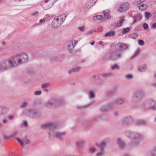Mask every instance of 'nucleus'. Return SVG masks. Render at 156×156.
<instances>
[{"instance_id":"obj_20","label":"nucleus","mask_w":156,"mask_h":156,"mask_svg":"<svg viewBox=\"0 0 156 156\" xmlns=\"http://www.w3.org/2000/svg\"><path fill=\"white\" fill-rule=\"evenodd\" d=\"M81 69V67L80 66H77L73 68L72 69L68 71L69 73L71 74L73 73H77L79 72Z\"/></svg>"},{"instance_id":"obj_60","label":"nucleus","mask_w":156,"mask_h":156,"mask_svg":"<svg viewBox=\"0 0 156 156\" xmlns=\"http://www.w3.org/2000/svg\"><path fill=\"white\" fill-rule=\"evenodd\" d=\"M50 17V16L48 14H46L44 16V18L46 20L48 18Z\"/></svg>"},{"instance_id":"obj_17","label":"nucleus","mask_w":156,"mask_h":156,"mask_svg":"<svg viewBox=\"0 0 156 156\" xmlns=\"http://www.w3.org/2000/svg\"><path fill=\"white\" fill-rule=\"evenodd\" d=\"M66 134V133L65 132H57L54 133L53 136L57 138H61L62 136H65Z\"/></svg>"},{"instance_id":"obj_41","label":"nucleus","mask_w":156,"mask_h":156,"mask_svg":"<svg viewBox=\"0 0 156 156\" xmlns=\"http://www.w3.org/2000/svg\"><path fill=\"white\" fill-rule=\"evenodd\" d=\"M46 104L47 106H53L52 99L47 101Z\"/></svg>"},{"instance_id":"obj_32","label":"nucleus","mask_w":156,"mask_h":156,"mask_svg":"<svg viewBox=\"0 0 156 156\" xmlns=\"http://www.w3.org/2000/svg\"><path fill=\"white\" fill-rule=\"evenodd\" d=\"M130 30L129 27H127V28H124L122 31V33L123 34H126L129 32Z\"/></svg>"},{"instance_id":"obj_46","label":"nucleus","mask_w":156,"mask_h":156,"mask_svg":"<svg viewBox=\"0 0 156 156\" xmlns=\"http://www.w3.org/2000/svg\"><path fill=\"white\" fill-rule=\"evenodd\" d=\"M96 151V149L95 148L92 147L90 148V152L91 153H93L95 151Z\"/></svg>"},{"instance_id":"obj_36","label":"nucleus","mask_w":156,"mask_h":156,"mask_svg":"<svg viewBox=\"0 0 156 156\" xmlns=\"http://www.w3.org/2000/svg\"><path fill=\"white\" fill-rule=\"evenodd\" d=\"M104 149H100V151L97 153L96 154V156H101L104 154Z\"/></svg>"},{"instance_id":"obj_21","label":"nucleus","mask_w":156,"mask_h":156,"mask_svg":"<svg viewBox=\"0 0 156 156\" xmlns=\"http://www.w3.org/2000/svg\"><path fill=\"white\" fill-rule=\"evenodd\" d=\"M115 32L114 30H111L105 34V37H112L115 35Z\"/></svg>"},{"instance_id":"obj_51","label":"nucleus","mask_w":156,"mask_h":156,"mask_svg":"<svg viewBox=\"0 0 156 156\" xmlns=\"http://www.w3.org/2000/svg\"><path fill=\"white\" fill-rule=\"evenodd\" d=\"M16 139L17 140V141L20 144L21 146H23V143L22 141H21L20 140V139L17 138H16Z\"/></svg>"},{"instance_id":"obj_2","label":"nucleus","mask_w":156,"mask_h":156,"mask_svg":"<svg viewBox=\"0 0 156 156\" xmlns=\"http://www.w3.org/2000/svg\"><path fill=\"white\" fill-rule=\"evenodd\" d=\"M66 16V14H63L55 17L51 23L52 27L54 28L59 27L65 20Z\"/></svg>"},{"instance_id":"obj_15","label":"nucleus","mask_w":156,"mask_h":156,"mask_svg":"<svg viewBox=\"0 0 156 156\" xmlns=\"http://www.w3.org/2000/svg\"><path fill=\"white\" fill-rule=\"evenodd\" d=\"M125 100L124 98H119L116 99L114 101V103L116 105H122L124 104Z\"/></svg>"},{"instance_id":"obj_31","label":"nucleus","mask_w":156,"mask_h":156,"mask_svg":"<svg viewBox=\"0 0 156 156\" xmlns=\"http://www.w3.org/2000/svg\"><path fill=\"white\" fill-rule=\"evenodd\" d=\"M138 34L136 33H133L130 34L129 36L133 38V39H135L138 36Z\"/></svg>"},{"instance_id":"obj_38","label":"nucleus","mask_w":156,"mask_h":156,"mask_svg":"<svg viewBox=\"0 0 156 156\" xmlns=\"http://www.w3.org/2000/svg\"><path fill=\"white\" fill-rule=\"evenodd\" d=\"M90 97L91 98H94L95 97V94L94 91H90L89 92Z\"/></svg>"},{"instance_id":"obj_14","label":"nucleus","mask_w":156,"mask_h":156,"mask_svg":"<svg viewBox=\"0 0 156 156\" xmlns=\"http://www.w3.org/2000/svg\"><path fill=\"white\" fill-rule=\"evenodd\" d=\"M77 41L74 40L71 41L67 46V48L69 50H72L74 48L76 44Z\"/></svg>"},{"instance_id":"obj_43","label":"nucleus","mask_w":156,"mask_h":156,"mask_svg":"<svg viewBox=\"0 0 156 156\" xmlns=\"http://www.w3.org/2000/svg\"><path fill=\"white\" fill-rule=\"evenodd\" d=\"M78 29L81 31H83L85 30V28L83 26L78 27Z\"/></svg>"},{"instance_id":"obj_19","label":"nucleus","mask_w":156,"mask_h":156,"mask_svg":"<svg viewBox=\"0 0 156 156\" xmlns=\"http://www.w3.org/2000/svg\"><path fill=\"white\" fill-rule=\"evenodd\" d=\"M53 105L56 106L62 105V103L60 100H58L56 99H52Z\"/></svg>"},{"instance_id":"obj_25","label":"nucleus","mask_w":156,"mask_h":156,"mask_svg":"<svg viewBox=\"0 0 156 156\" xmlns=\"http://www.w3.org/2000/svg\"><path fill=\"white\" fill-rule=\"evenodd\" d=\"M112 73L111 72L105 73L101 74V76L103 77H108L112 75Z\"/></svg>"},{"instance_id":"obj_29","label":"nucleus","mask_w":156,"mask_h":156,"mask_svg":"<svg viewBox=\"0 0 156 156\" xmlns=\"http://www.w3.org/2000/svg\"><path fill=\"white\" fill-rule=\"evenodd\" d=\"M124 21V17H123L121 19L118 21L116 24V26L117 27L120 26L123 23V22Z\"/></svg>"},{"instance_id":"obj_57","label":"nucleus","mask_w":156,"mask_h":156,"mask_svg":"<svg viewBox=\"0 0 156 156\" xmlns=\"http://www.w3.org/2000/svg\"><path fill=\"white\" fill-rule=\"evenodd\" d=\"M143 27L144 29H147L148 27V26L146 23H144L143 24Z\"/></svg>"},{"instance_id":"obj_45","label":"nucleus","mask_w":156,"mask_h":156,"mask_svg":"<svg viewBox=\"0 0 156 156\" xmlns=\"http://www.w3.org/2000/svg\"><path fill=\"white\" fill-rule=\"evenodd\" d=\"M6 109V108L5 107H1V112H2L3 113V114L5 113L6 112L5 111Z\"/></svg>"},{"instance_id":"obj_42","label":"nucleus","mask_w":156,"mask_h":156,"mask_svg":"<svg viewBox=\"0 0 156 156\" xmlns=\"http://www.w3.org/2000/svg\"><path fill=\"white\" fill-rule=\"evenodd\" d=\"M22 142L23 143H24L26 144H28L30 143V141L27 139L26 137L25 138V139H24L23 140Z\"/></svg>"},{"instance_id":"obj_64","label":"nucleus","mask_w":156,"mask_h":156,"mask_svg":"<svg viewBox=\"0 0 156 156\" xmlns=\"http://www.w3.org/2000/svg\"><path fill=\"white\" fill-rule=\"evenodd\" d=\"M152 27L154 28H156V22L154 23L153 25H152Z\"/></svg>"},{"instance_id":"obj_56","label":"nucleus","mask_w":156,"mask_h":156,"mask_svg":"<svg viewBox=\"0 0 156 156\" xmlns=\"http://www.w3.org/2000/svg\"><path fill=\"white\" fill-rule=\"evenodd\" d=\"M23 125L25 127H27L28 126L27 123V121H23Z\"/></svg>"},{"instance_id":"obj_7","label":"nucleus","mask_w":156,"mask_h":156,"mask_svg":"<svg viewBox=\"0 0 156 156\" xmlns=\"http://www.w3.org/2000/svg\"><path fill=\"white\" fill-rule=\"evenodd\" d=\"M26 114L28 116L30 117H35L37 118L41 116V113L34 109H28Z\"/></svg>"},{"instance_id":"obj_37","label":"nucleus","mask_w":156,"mask_h":156,"mask_svg":"<svg viewBox=\"0 0 156 156\" xmlns=\"http://www.w3.org/2000/svg\"><path fill=\"white\" fill-rule=\"evenodd\" d=\"M27 105V102H24L22 103L20 105L21 108H23L26 107Z\"/></svg>"},{"instance_id":"obj_53","label":"nucleus","mask_w":156,"mask_h":156,"mask_svg":"<svg viewBox=\"0 0 156 156\" xmlns=\"http://www.w3.org/2000/svg\"><path fill=\"white\" fill-rule=\"evenodd\" d=\"M38 13H39V12L38 11H36V12H32L31 14V15L32 16H35L36 15H37L38 14Z\"/></svg>"},{"instance_id":"obj_40","label":"nucleus","mask_w":156,"mask_h":156,"mask_svg":"<svg viewBox=\"0 0 156 156\" xmlns=\"http://www.w3.org/2000/svg\"><path fill=\"white\" fill-rule=\"evenodd\" d=\"M151 16V13L149 12H146L145 14V17L147 20H148L150 17Z\"/></svg>"},{"instance_id":"obj_59","label":"nucleus","mask_w":156,"mask_h":156,"mask_svg":"<svg viewBox=\"0 0 156 156\" xmlns=\"http://www.w3.org/2000/svg\"><path fill=\"white\" fill-rule=\"evenodd\" d=\"M8 121V120L7 119H4L2 120V122L3 124L6 123Z\"/></svg>"},{"instance_id":"obj_16","label":"nucleus","mask_w":156,"mask_h":156,"mask_svg":"<svg viewBox=\"0 0 156 156\" xmlns=\"http://www.w3.org/2000/svg\"><path fill=\"white\" fill-rule=\"evenodd\" d=\"M118 47V49L119 50H122L127 49L128 48V45L123 43H119L117 44V46Z\"/></svg>"},{"instance_id":"obj_62","label":"nucleus","mask_w":156,"mask_h":156,"mask_svg":"<svg viewBox=\"0 0 156 156\" xmlns=\"http://www.w3.org/2000/svg\"><path fill=\"white\" fill-rule=\"evenodd\" d=\"M90 44L92 45H94L95 44V41H91L90 42Z\"/></svg>"},{"instance_id":"obj_61","label":"nucleus","mask_w":156,"mask_h":156,"mask_svg":"<svg viewBox=\"0 0 156 156\" xmlns=\"http://www.w3.org/2000/svg\"><path fill=\"white\" fill-rule=\"evenodd\" d=\"M94 32V30L90 31H88V32H87L86 33V34L88 35V34H91V33H92L93 32Z\"/></svg>"},{"instance_id":"obj_34","label":"nucleus","mask_w":156,"mask_h":156,"mask_svg":"<svg viewBox=\"0 0 156 156\" xmlns=\"http://www.w3.org/2000/svg\"><path fill=\"white\" fill-rule=\"evenodd\" d=\"M50 85V83H44L41 85V87L42 88H46L49 87Z\"/></svg>"},{"instance_id":"obj_58","label":"nucleus","mask_w":156,"mask_h":156,"mask_svg":"<svg viewBox=\"0 0 156 156\" xmlns=\"http://www.w3.org/2000/svg\"><path fill=\"white\" fill-rule=\"evenodd\" d=\"M146 66H145V67H139V70L141 72H143V70L146 69Z\"/></svg>"},{"instance_id":"obj_54","label":"nucleus","mask_w":156,"mask_h":156,"mask_svg":"<svg viewBox=\"0 0 156 156\" xmlns=\"http://www.w3.org/2000/svg\"><path fill=\"white\" fill-rule=\"evenodd\" d=\"M119 112L118 111L115 112L113 113V115L114 116H117L119 115Z\"/></svg>"},{"instance_id":"obj_49","label":"nucleus","mask_w":156,"mask_h":156,"mask_svg":"<svg viewBox=\"0 0 156 156\" xmlns=\"http://www.w3.org/2000/svg\"><path fill=\"white\" fill-rule=\"evenodd\" d=\"M18 133V132L15 131L10 136V137L15 136L17 135Z\"/></svg>"},{"instance_id":"obj_63","label":"nucleus","mask_w":156,"mask_h":156,"mask_svg":"<svg viewBox=\"0 0 156 156\" xmlns=\"http://www.w3.org/2000/svg\"><path fill=\"white\" fill-rule=\"evenodd\" d=\"M45 20V19L44 18L43 19H41L40 20V22L41 23L43 22Z\"/></svg>"},{"instance_id":"obj_44","label":"nucleus","mask_w":156,"mask_h":156,"mask_svg":"<svg viewBox=\"0 0 156 156\" xmlns=\"http://www.w3.org/2000/svg\"><path fill=\"white\" fill-rule=\"evenodd\" d=\"M139 52V51L138 50H136L135 51V52L134 53V54L132 56V58L133 59V58L136 55H137L138 54Z\"/></svg>"},{"instance_id":"obj_30","label":"nucleus","mask_w":156,"mask_h":156,"mask_svg":"<svg viewBox=\"0 0 156 156\" xmlns=\"http://www.w3.org/2000/svg\"><path fill=\"white\" fill-rule=\"evenodd\" d=\"M120 68V66L117 64H114L111 67V69L113 70H114L115 69H119Z\"/></svg>"},{"instance_id":"obj_5","label":"nucleus","mask_w":156,"mask_h":156,"mask_svg":"<svg viewBox=\"0 0 156 156\" xmlns=\"http://www.w3.org/2000/svg\"><path fill=\"white\" fill-rule=\"evenodd\" d=\"M122 54L120 50L118 49L113 51L109 54V58L112 60H116L121 58Z\"/></svg>"},{"instance_id":"obj_27","label":"nucleus","mask_w":156,"mask_h":156,"mask_svg":"<svg viewBox=\"0 0 156 156\" xmlns=\"http://www.w3.org/2000/svg\"><path fill=\"white\" fill-rule=\"evenodd\" d=\"M94 102H92L90 103L89 104H88L87 105H83L80 107H77V108L79 109H83V108H87L89 107L90 105H91Z\"/></svg>"},{"instance_id":"obj_18","label":"nucleus","mask_w":156,"mask_h":156,"mask_svg":"<svg viewBox=\"0 0 156 156\" xmlns=\"http://www.w3.org/2000/svg\"><path fill=\"white\" fill-rule=\"evenodd\" d=\"M148 104L153 110H156V105L154 101L152 100H150L148 101Z\"/></svg>"},{"instance_id":"obj_10","label":"nucleus","mask_w":156,"mask_h":156,"mask_svg":"<svg viewBox=\"0 0 156 156\" xmlns=\"http://www.w3.org/2000/svg\"><path fill=\"white\" fill-rule=\"evenodd\" d=\"M129 4L128 3H123L120 5L119 8L118 9V11L120 12H125L129 8Z\"/></svg>"},{"instance_id":"obj_55","label":"nucleus","mask_w":156,"mask_h":156,"mask_svg":"<svg viewBox=\"0 0 156 156\" xmlns=\"http://www.w3.org/2000/svg\"><path fill=\"white\" fill-rule=\"evenodd\" d=\"M113 93H114V92H113V90H109L108 92V95L110 96H111L113 94Z\"/></svg>"},{"instance_id":"obj_13","label":"nucleus","mask_w":156,"mask_h":156,"mask_svg":"<svg viewBox=\"0 0 156 156\" xmlns=\"http://www.w3.org/2000/svg\"><path fill=\"white\" fill-rule=\"evenodd\" d=\"M117 143L119 147L121 149H123L126 147L125 142L120 138L117 139Z\"/></svg>"},{"instance_id":"obj_48","label":"nucleus","mask_w":156,"mask_h":156,"mask_svg":"<svg viewBox=\"0 0 156 156\" xmlns=\"http://www.w3.org/2000/svg\"><path fill=\"white\" fill-rule=\"evenodd\" d=\"M58 60V58L57 57H53L51 58V62H53L55 61H56Z\"/></svg>"},{"instance_id":"obj_12","label":"nucleus","mask_w":156,"mask_h":156,"mask_svg":"<svg viewBox=\"0 0 156 156\" xmlns=\"http://www.w3.org/2000/svg\"><path fill=\"white\" fill-rule=\"evenodd\" d=\"M132 121V119L129 117H125L122 119L121 123L123 125H129Z\"/></svg>"},{"instance_id":"obj_3","label":"nucleus","mask_w":156,"mask_h":156,"mask_svg":"<svg viewBox=\"0 0 156 156\" xmlns=\"http://www.w3.org/2000/svg\"><path fill=\"white\" fill-rule=\"evenodd\" d=\"M144 92L142 90H138L135 92L132 98V101L134 102H136L142 100L145 97Z\"/></svg>"},{"instance_id":"obj_4","label":"nucleus","mask_w":156,"mask_h":156,"mask_svg":"<svg viewBox=\"0 0 156 156\" xmlns=\"http://www.w3.org/2000/svg\"><path fill=\"white\" fill-rule=\"evenodd\" d=\"M129 135L128 134V136H129L132 139L135 141L133 144L135 145H138L140 141L139 140H140L142 137V136L140 133L137 132H133L129 133Z\"/></svg>"},{"instance_id":"obj_35","label":"nucleus","mask_w":156,"mask_h":156,"mask_svg":"<svg viewBox=\"0 0 156 156\" xmlns=\"http://www.w3.org/2000/svg\"><path fill=\"white\" fill-rule=\"evenodd\" d=\"M110 106L108 105V106H103L101 108V110L103 112H106L108 110V107H110Z\"/></svg>"},{"instance_id":"obj_11","label":"nucleus","mask_w":156,"mask_h":156,"mask_svg":"<svg viewBox=\"0 0 156 156\" xmlns=\"http://www.w3.org/2000/svg\"><path fill=\"white\" fill-rule=\"evenodd\" d=\"M56 126L55 124L53 122L48 123L47 124L41 125L40 128L42 129L46 128L52 129L55 128Z\"/></svg>"},{"instance_id":"obj_8","label":"nucleus","mask_w":156,"mask_h":156,"mask_svg":"<svg viewBox=\"0 0 156 156\" xmlns=\"http://www.w3.org/2000/svg\"><path fill=\"white\" fill-rule=\"evenodd\" d=\"M9 59L7 61L2 62L0 63V71H5L9 68H12L14 67H11L9 62Z\"/></svg>"},{"instance_id":"obj_28","label":"nucleus","mask_w":156,"mask_h":156,"mask_svg":"<svg viewBox=\"0 0 156 156\" xmlns=\"http://www.w3.org/2000/svg\"><path fill=\"white\" fill-rule=\"evenodd\" d=\"M147 5L146 4H142L139 7V9L140 10L144 11L147 9Z\"/></svg>"},{"instance_id":"obj_39","label":"nucleus","mask_w":156,"mask_h":156,"mask_svg":"<svg viewBox=\"0 0 156 156\" xmlns=\"http://www.w3.org/2000/svg\"><path fill=\"white\" fill-rule=\"evenodd\" d=\"M126 78L128 80H130L133 78V76L131 74H127L126 76Z\"/></svg>"},{"instance_id":"obj_22","label":"nucleus","mask_w":156,"mask_h":156,"mask_svg":"<svg viewBox=\"0 0 156 156\" xmlns=\"http://www.w3.org/2000/svg\"><path fill=\"white\" fill-rule=\"evenodd\" d=\"M103 12L105 18H107L108 19H109L111 18V16L109 15L110 12V11L109 10H105L103 11Z\"/></svg>"},{"instance_id":"obj_50","label":"nucleus","mask_w":156,"mask_h":156,"mask_svg":"<svg viewBox=\"0 0 156 156\" xmlns=\"http://www.w3.org/2000/svg\"><path fill=\"white\" fill-rule=\"evenodd\" d=\"M138 43L140 45L142 46L144 44V42L142 40H140L138 41Z\"/></svg>"},{"instance_id":"obj_26","label":"nucleus","mask_w":156,"mask_h":156,"mask_svg":"<svg viewBox=\"0 0 156 156\" xmlns=\"http://www.w3.org/2000/svg\"><path fill=\"white\" fill-rule=\"evenodd\" d=\"M97 0H89L88 2V5L90 7L93 6L97 2Z\"/></svg>"},{"instance_id":"obj_52","label":"nucleus","mask_w":156,"mask_h":156,"mask_svg":"<svg viewBox=\"0 0 156 156\" xmlns=\"http://www.w3.org/2000/svg\"><path fill=\"white\" fill-rule=\"evenodd\" d=\"M144 0H136V2L137 4H139L144 2Z\"/></svg>"},{"instance_id":"obj_47","label":"nucleus","mask_w":156,"mask_h":156,"mask_svg":"<svg viewBox=\"0 0 156 156\" xmlns=\"http://www.w3.org/2000/svg\"><path fill=\"white\" fill-rule=\"evenodd\" d=\"M41 90L35 91L34 93V94L35 95H39L41 94Z\"/></svg>"},{"instance_id":"obj_33","label":"nucleus","mask_w":156,"mask_h":156,"mask_svg":"<svg viewBox=\"0 0 156 156\" xmlns=\"http://www.w3.org/2000/svg\"><path fill=\"white\" fill-rule=\"evenodd\" d=\"M102 18V17L101 15H98L94 16L93 17V19L94 20H101Z\"/></svg>"},{"instance_id":"obj_9","label":"nucleus","mask_w":156,"mask_h":156,"mask_svg":"<svg viewBox=\"0 0 156 156\" xmlns=\"http://www.w3.org/2000/svg\"><path fill=\"white\" fill-rule=\"evenodd\" d=\"M109 139L108 138H106L102 140L100 144H96V145L98 146L100 149H104V148L109 143Z\"/></svg>"},{"instance_id":"obj_6","label":"nucleus","mask_w":156,"mask_h":156,"mask_svg":"<svg viewBox=\"0 0 156 156\" xmlns=\"http://www.w3.org/2000/svg\"><path fill=\"white\" fill-rule=\"evenodd\" d=\"M57 0H44L41 3V6L45 10L52 7Z\"/></svg>"},{"instance_id":"obj_23","label":"nucleus","mask_w":156,"mask_h":156,"mask_svg":"<svg viewBox=\"0 0 156 156\" xmlns=\"http://www.w3.org/2000/svg\"><path fill=\"white\" fill-rule=\"evenodd\" d=\"M136 124L138 126L142 125H147V122L146 121L143 120H139L136 122Z\"/></svg>"},{"instance_id":"obj_24","label":"nucleus","mask_w":156,"mask_h":156,"mask_svg":"<svg viewBox=\"0 0 156 156\" xmlns=\"http://www.w3.org/2000/svg\"><path fill=\"white\" fill-rule=\"evenodd\" d=\"M86 141L84 140L79 141L77 142V146L80 148L82 147L86 144Z\"/></svg>"},{"instance_id":"obj_1","label":"nucleus","mask_w":156,"mask_h":156,"mask_svg":"<svg viewBox=\"0 0 156 156\" xmlns=\"http://www.w3.org/2000/svg\"><path fill=\"white\" fill-rule=\"evenodd\" d=\"M28 59L27 53L23 52L16 54L9 58V62L11 67H15L19 65L24 63Z\"/></svg>"}]
</instances>
